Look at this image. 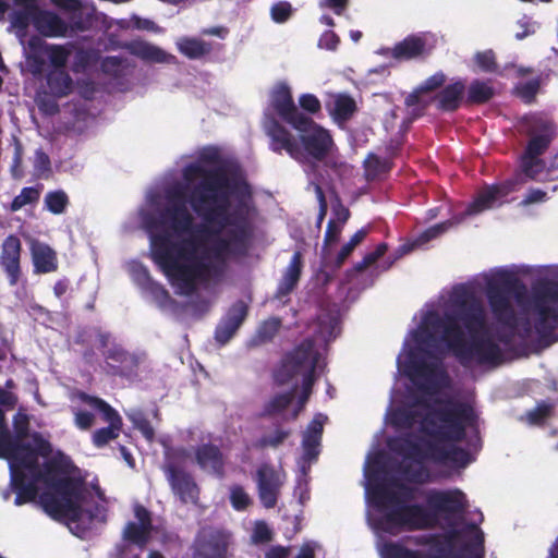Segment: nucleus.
I'll return each mask as SVG.
<instances>
[{
	"mask_svg": "<svg viewBox=\"0 0 558 558\" xmlns=\"http://www.w3.org/2000/svg\"><path fill=\"white\" fill-rule=\"evenodd\" d=\"M45 51L48 53L49 61L53 69H64L70 56L68 50L62 45H46Z\"/></svg>",
	"mask_w": 558,
	"mask_h": 558,
	"instance_id": "obj_50",
	"label": "nucleus"
},
{
	"mask_svg": "<svg viewBox=\"0 0 558 558\" xmlns=\"http://www.w3.org/2000/svg\"><path fill=\"white\" fill-rule=\"evenodd\" d=\"M68 205L69 197L65 192L61 190L48 192L45 196L46 208L54 215L64 213Z\"/></svg>",
	"mask_w": 558,
	"mask_h": 558,
	"instance_id": "obj_48",
	"label": "nucleus"
},
{
	"mask_svg": "<svg viewBox=\"0 0 558 558\" xmlns=\"http://www.w3.org/2000/svg\"><path fill=\"white\" fill-rule=\"evenodd\" d=\"M38 483L39 480L35 473L11 468V485L15 493L14 504L21 506L34 501L38 496Z\"/></svg>",
	"mask_w": 558,
	"mask_h": 558,
	"instance_id": "obj_23",
	"label": "nucleus"
},
{
	"mask_svg": "<svg viewBox=\"0 0 558 558\" xmlns=\"http://www.w3.org/2000/svg\"><path fill=\"white\" fill-rule=\"evenodd\" d=\"M31 253L35 272L48 274L58 269L57 253L48 244L35 241Z\"/></svg>",
	"mask_w": 558,
	"mask_h": 558,
	"instance_id": "obj_30",
	"label": "nucleus"
},
{
	"mask_svg": "<svg viewBox=\"0 0 558 558\" xmlns=\"http://www.w3.org/2000/svg\"><path fill=\"white\" fill-rule=\"evenodd\" d=\"M389 485L398 489V492L395 493L399 496L400 502H408L412 500L417 492L416 487L404 484L398 478H390Z\"/></svg>",
	"mask_w": 558,
	"mask_h": 558,
	"instance_id": "obj_62",
	"label": "nucleus"
},
{
	"mask_svg": "<svg viewBox=\"0 0 558 558\" xmlns=\"http://www.w3.org/2000/svg\"><path fill=\"white\" fill-rule=\"evenodd\" d=\"M304 262L303 255L300 251H295L290 259L289 265L283 271L282 278L280 279L277 290L276 298L282 300L289 296L292 291L298 287L301 279Z\"/></svg>",
	"mask_w": 558,
	"mask_h": 558,
	"instance_id": "obj_27",
	"label": "nucleus"
},
{
	"mask_svg": "<svg viewBox=\"0 0 558 558\" xmlns=\"http://www.w3.org/2000/svg\"><path fill=\"white\" fill-rule=\"evenodd\" d=\"M74 424L81 430H87L95 424V415L92 412L73 409Z\"/></svg>",
	"mask_w": 558,
	"mask_h": 558,
	"instance_id": "obj_64",
	"label": "nucleus"
},
{
	"mask_svg": "<svg viewBox=\"0 0 558 558\" xmlns=\"http://www.w3.org/2000/svg\"><path fill=\"white\" fill-rule=\"evenodd\" d=\"M388 251L387 243H379L373 252L367 253L361 262H357L350 270L352 272H362L368 267L373 266L379 258H381Z\"/></svg>",
	"mask_w": 558,
	"mask_h": 558,
	"instance_id": "obj_51",
	"label": "nucleus"
},
{
	"mask_svg": "<svg viewBox=\"0 0 558 558\" xmlns=\"http://www.w3.org/2000/svg\"><path fill=\"white\" fill-rule=\"evenodd\" d=\"M517 185L518 181L511 179L483 189L468 206L466 214L476 215L493 208L498 202H501L502 198L515 191Z\"/></svg>",
	"mask_w": 558,
	"mask_h": 558,
	"instance_id": "obj_18",
	"label": "nucleus"
},
{
	"mask_svg": "<svg viewBox=\"0 0 558 558\" xmlns=\"http://www.w3.org/2000/svg\"><path fill=\"white\" fill-rule=\"evenodd\" d=\"M292 11L290 2L279 1L271 7L270 15L276 23H284L291 17Z\"/></svg>",
	"mask_w": 558,
	"mask_h": 558,
	"instance_id": "obj_61",
	"label": "nucleus"
},
{
	"mask_svg": "<svg viewBox=\"0 0 558 558\" xmlns=\"http://www.w3.org/2000/svg\"><path fill=\"white\" fill-rule=\"evenodd\" d=\"M177 45L178 50L191 60L201 59L213 51L211 43L194 37H183Z\"/></svg>",
	"mask_w": 558,
	"mask_h": 558,
	"instance_id": "obj_36",
	"label": "nucleus"
},
{
	"mask_svg": "<svg viewBox=\"0 0 558 558\" xmlns=\"http://www.w3.org/2000/svg\"><path fill=\"white\" fill-rule=\"evenodd\" d=\"M248 315V305L243 300L234 302L215 329V339L226 344L236 333Z\"/></svg>",
	"mask_w": 558,
	"mask_h": 558,
	"instance_id": "obj_21",
	"label": "nucleus"
},
{
	"mask_svg": "<svg viewBox=\"0 0 558 558\" xmlns=\"http://www.w3.org/2000/svg\"><path fill=\"white\" fill-rule=\"evenodd\" d=\"M230 502L235 510L243 511L250 506L251 498L242 486L233 485L230 489Z\"/></svg>",
	"mask_w": 558,
	"mask_h": 558,
	"instance_id": "obj_57",
	"label": "nucleus"
},
{
	"mask_svg": "<svg viewBox=\"0 0 558 558\" xmlns=\"http://www.w3.org/2000/svg\"><path fill=\"white\" fill-rule=\"evenodd\" d=\"M49 92L56 98L69 96L73 90V80L64 69H52L46 76Z\"/></svg>",
	"mask_w": 558,
	"mask_h": 558,
	"instance_id": "obj_32",
	"label": "nucleus"
},
{
	"mask_svg": "<svg viewBox=\"0 0 558 558\" xmlns=\"http://www.w3.org/2000/svg\"><path fill=\"white\" fill-rule=\"evenodd\" d=\"M326 108L333 120L339 123L349 121L357 110L353 97L343 93L335 95L331 101L326 102Z\"/></svg>",
	"mask_w": 558,
	"mask_h": 558,
	"instance_id": "obj_31",
	"label": "nucleus"
},
{
	"mask_svg": "<svg viewBox=\"0 0 558 558\" xmlns=\"http://www.w3.org/2000/svg\"><path fill=\"white\" fill-rule=\"evenodd\" d=\"M428 54L426 39L421 35H409L391 49V57L398 61L424 58Z\"/></svg>",
	"mask_w": 558,
	"mask_h": 558,
	"instance_id": "obj_28",
	"label": "nucleus"
},
{
	"mask_svg": "<svg viewBox=\"0 0 558 558\" xmlns=\"http://www.w3.org/2000/svg\"><path fill=\"white\" fill-rule=\"evenodd\" d=\"M52 2L58 8L72 13L70 17V28L72 31L84 32L90 27V19L82 15V2L80 0H52Z\"/></svg>",
	"mask_w": 558,
	"mask_h": 558,
	"instance_id": "obj_35",
	"label": "nucleus"
},
{
	"mask_svg": "<svg viewBox=\"0 0 558 558\" xmlns=\"http://www.w3.org/2000/svg\"><path fill=\"white\" fill-rule=\"evenodd\" d=\"M263 128L274 153L281 154L284 150L291 158L298 159L301 150L296 138L272 113L264 114Z\"/></svg>",
	"mask_w": 558,
	"mask_h": 558,
	"instance_id": "obj_16",
	"label": "nucleus"
},
{
	"mask_svg": "<svg viewBox=\"0 0 558 558\" xmlns=\"http://www.w3.org/2000/svg\"><path fill=\"white\" fill-rule=\"evenodd\" d=\"M43 185L26 186L21 190V193L16 195L10 205L11 211H17L26 205H35L40 198Z\"/></svg>",
	"mask_w": 558,
	"mask_h": 558,
	"instance_id": "obj_41",
	"label": "nucleus"
},
{
	"mask_svg": "<svg viewBox=\"0 0 558 558\" xmlns=\"http://www.w3.org/2000/svg\"><path fill=\"white\" fill-rule=\"evenodd\" d=\"M269 106L279 119L291 126L305 121L306 114L298 109L291 88L286 82H279L274 86L269 96Z\"/></svg>",
	"mask_w": 558,
	"mask_h": 558,
	"instance_id": "obj_17",
	"label": "nucleus"
},
{
	"mask_svg": "<svg viewBox=\"0 0 558 558\" xmlns=\"http://www.w3.org/2000/svg\"><path fill=\"white\" fill-rule=\"evenodd\" d=\"M473 529V538L460 546L461 558H484V534L475 525Z\"/></svg>",
	"mask_w": 558,
	"mask_h": 558,
	"instance_id": "obj_42",
	"label": "nucleus"
},
{
	"mask_svg": "<svg viewBox=\"0 0 558 558\" xmlns=\"http://www.w3.org/2000/svg\"><path fill=\"white\" fill-rule=\"evenodd\" d=\"M343 227L339 225L335 219H330L327 223L326 232L324 235L323 250L327 246L337 243L340 239Z\"/></svg>",
	"mask_w": 558,
	"mask_h": 558,
	"instance_id": "obj_63",
	"label": "nucleus"
},
{
	"mask_svg": "<svg viewBox=\"0 0 558 558\" xmlns=\"http://www.w3.org/2000/svg\"><path fill=\"white\" fill-rule=\"evenodd\" d=\"M126 416L146 440L153 441L155 439V429L144 411L135 409L126 413Z\"/></svg>",
	"mask_w": 558,
	"mask_h": 558,
	"instance_id": "obj_44",
	"label": "nucleus"
},
{
	"mask_svg": "<svg viewBox=\"0 0 558 558\" xmlns=\"http://www.w3.org/2000/svg\"><path fill=\"white\" fill-rule=\"evenodd\" d=\"M387 445L393 453L416 462L428 459L438 464L450 462L460 468H464L470 463V454L465 449L453 445L442 446L430 440L425 442V448L423 449L413 439V434L411 433L390 438Z\"/></svg>",
	"mask_w": 558,
	"mask_h": 558,
	"instance_id": "obj_7",
	"label": "nucleus"
},
{
	"mask_svg": "<svg viewBox=\"0 0 558 558\" xmlns=\"http://www.w3.org/2000/svg\"><path fill=\"white\" fill-rule=\"evenodd\" d=\"M452 226V222L447 220L437 225H434L423 232H421L411 244L401 246L403 253H409L415 247H420L428 243L429 241L437 239L444 234Z\"/></svg>",
	"mask_w": 558,
	"mask_h": 558,
	"instance_id": "obj_39",
	"label": "nucleus"
},
{
	"mask_svg": "<svg viewBox=\"0 0 558 558\" xmlns=\"http://www.w3.org/2000/svg\"><path fill=\"white\" fill-rule=\"evenodd\" d=\"M541 87V80L534 78L529 82L522 83L515 87L517 95L526 104L535 100V97Z\"/></svg>",
	"mask_w": 558,
	"mask_h": 558,
	"instance_id": "obj_55",
	"label": "nucleus"
},
{
	"mask_svg": "<svg viewBox=\"0 0 558 558\" xmlns=\"http://www.w3.org/2000/svg\"><path fill=\"white\" fill-rule=\"evenodd\" d=\"M526 134L530 140L523 155L539 158L550 146L556 136V125L553 120L542 116L533 114L524 119Z\"/></svg>",
	"mask_w": 558,
	"mask_h": 558,
	"instance_id": "obj_14",
	"label": "nucleus"
},
{
	"mask_svg": "<svg viewBox=\"0 0 558 558\" xmlns=\"http://www.w3.org/2000/svg\"><path fill=\"white\" fill-rule=\"evenodd\" d=\"M475 62L483 72L495 73L498 70L496 56L493 50L477 52L475 54Z\"/></svg>",
	"mask_w": 558,
	"mask_h": 558,
	"instance_id": "obj_58",
	"label": "nucleus"
},
{
	"mask_svg": "<svg viewBox=\"0 0 558 558\" xmlns=\"http://www.w3.org/2000/svg\"><path fill=\"white\" fill-rule=\"evenodd\" d=\"M429 409L423 417L422 432L439 441L450 440L461 442L466 436V427L475 422L473 408L464 402L437 401L440 407L433 408L423 400L417 401Z\"/></svg>",
	"mask_w": 558,
	"mask_h": 558,
	"instance_id": "obj_5",
	"label": "nucleus"
},
{
	"mask_svg": "<svg viewBox=\"0 0 558 558\" xmlns=\"http://www.w3.org/2000/svg\"><path fill=\"white\" fill-rule=\"evenodd\" d=\"M165 472L172 492L183 504L197 501L199 488L189 472L173 463L166 465Z\"/></svg>",
	"mask_w": 558,
	"mask_h": 558,
	"instance_id": "obj_19",
	"label": "nucleus"
},
{
	"mask_svg": "<svg viewBox=\"0 0 558 558\" xmlns=\"http://www.w3.org/2000/svg\"><path fill=\"white\" fill-rule=\"evenodd\" d=\"M545 168V162L537 157H529L523 155L520 158V169L529 179H535Z\"/></svg>",
	"mask_w": 558,
	"mask_h": 558,
	"instance_id": "obj_49",
	"label": "nucleus"
},
{
	"mask_svg": "<svg viewBox=\"0 0 558 558\" xmlns=\"http://www.w3.org/2000/svg\"><path fill=\"white\" fill-rule=\"evenodd\" d=\"M280 327H281L280 318L271 317L267 320H264L259 325V327L256 331L254 341L257 344L270 342L278 333Z\"/></svg>",
	"mask_w": 558,
	"mask_h": 558,
	"instance_id": "obj_45",
	"label": "nucleus"
},
{
	"mask_svg": "<svg viewBox=\"0 0 558 558\" xmlns=\"http://www.w3.org/2000/svg\"><path fill=\"white\" fill-rule=\"evenodd\" d=\"M129 52L144 61L163 63L168 61L166 51L157 46L142 40H134L128 44Z\"/></svg>",
	"mask_w": 558,
	"mask_h": 558,
	"instance_id": "obj_33",
	"label": "nucleus"
},
{
	"mask_svg": "<svg viewBox=\"0 0 558 558\" xmlns=\"http://www.w3.org/2000/svg\"><path fill=\"white\" fill-rule=\"evenodd\" d=\"M197 465L219 478L225 476L226 459L221 449L211 442L198 445L194 451Z\"/></svg>",
	"mask_w": 558,
	"mask_h": 558,
	"instance_id": "obj_26",
	"label": "nucleus"
},
{
	"mask_svg": "<svg viewBox=\"0 0 558 558\" xmlns=\"http://www.w3.org/2000/svg\"><path fill=\"white\" fill-rule=\"evenodd\" d=\"M299 132L300 143L307 157L323 162L333 154L336 144L330 132L317 124L311 117L292 126Z\"/></svg>",
	"mask_w": 558,
	"mask_h": 558,
	"instance_id": "obj_11",
	"label": "nucleus"
},
{
	"mask_svg": "<svg viewBox=\"0 0 558 558\" xmlns=\"http://www.w3.org/2000/svg\"><path fill=\"white\" fill-rule=\"evenodd\" d=\"M311 187L313 189V191L316 195L317 202H318V215H317V219H316V227L318 229H320L323 221L328 211V203H327V198L325 196V192L319 183L311 182L308 185V189H311Z\"/></svg>",
	"mask_w": 558,
	"mask_h": 558,
	"instance_id": "obj_56",
	"label": "nucleus"
},
{
	"mask_svg": "<svg viewBox=\"0 0 558 558\" xmlns=\"http://www.w3.org/2000/svg\"><path fill=\"white\" fill-rule=\"evenodd\" d=\"M141 291L144 294L149 295L160 307L167 306L171 300L169 291L154 279H151Z\"/></svg>",
	"mask_w": 558,
	"mask_h": 558,
	"instance_id": "obj_47",
	"label": "nucleus"
},
{
	"mask_svg": "<svg viewBox=\"0 0 558 558\" xmlns=\"http://www.w3.org/2000/svg\"><path fill=\"white\" fill-rule=\"evenodd\" d=\"M106 372L111 376H128L136 366V360L121 344L113 343L102 351Z\"/></svg>",
	"mask_w": 558,
	"mask_h": 558,
	"instance_id": "obj_25",
	"label": "nucleus"
},
{
	"mask_svg": "<svg viewBox=\"0 0 558 558\" xmlns=\"http://www.w3.org/2000/svg\"><path fill=\"white\" fill-rule=\"evenodd\" d=\"M294 399V390L278 393L274 396L267 403H265L260 413L262 417H271L280 414L292 403Z\"/></svg>",
	"mask_w": 558,
	"mask_h": 558,
	"instance_id": "obj_40",
	"label": "nucleus"
},
{
	"mask_svg": "<svg viewBox=\"0 0 558 558\" xmlns=\"http://www.w3.org/2000/svg\"><path fill=\"white\" fill-rule=\"evenodd\" d=\"M31 20L36 31L44 37H64L70 24L57 13L36 8L31 12Z\"/></svg>",
	"mask_w": 558,
	"mask_h": 558,
	"instance_id": "obj_24",
	"label": "nucleus"
},
{
	"mask_svg": "<svg viewBox=\"0 0 558 558\" xmlns=\"http://www.w3.org/2000/svg\"><path fill=\"white\" fill-rule=\"evenodd\" d=\"M421 413L411 408H397L391 415V424L398 429H411Z\"/></svg>",
	"mask_w": 558,
	"mask_h": 558,
	"instance_id": "obj_43",
	"label": "nucleus"
},
{
	"mask_svg": "<svg viewBox=\"0 0 558 558\" xmlns=\"http://www.w3.org/2000/svg\"><path fill=\"white\" fill-rule=\"evenodd\" d=\"M185 190V186L180 183L167 189L165 207L147 223L149 238L151 233L168 232L170 234L169 230L175 235H181L193 229L194 217L186 206L191 194L186 197Z\"/></svg>",
	"mask_w": 558,
	"mask_h": 558,
	"instance_id": "obj_10",
	"label": "nucleus"
},
{
	"mask_svg": "<svg viewBox=\"0 0 558 558\" xmlns=\"http://www.w3.org/2000/svg\"><path fill=\"white\" fill-rule=\"evenodd\" d=\"M363 167L366 180L374 181L381 174L390 172L393 167V162L390 158H381L378 155L371 153L364 160Z\"/></svg>",
	"mask_w": 558,
	"mask_h": 558,
	"instance_id": "obj_38",
	"label": "nucleus"
},
{
	"mask_svg": "<svg viewBox=\"0 0 558 558\" xmlns=\"http://www.w3.org/2000/svg\"><path fill=\"white\" fill-rule=\"evenodd\" d=\"M73 469L72 460L62 452L48 459L43 468L38 466L34 472L35 476L52 490L41 493L39 502L54 520L76 523L86 513L92 522L97 514L82 508L84 481L80 477L69 476Z\"/></svg>",
	"mask_w": 558,
	"mask_h": 558,
	"instance_id": "obj_4",
	"label": "nucleus"
},
{
	"mask_svg": "<svg viewBox=\"0 0 558 558\" xmlns=\"http://www.w3.org/2000/svg\"><path fill=\"white\" fill-rule=\"evenodd\" d=\"M531 308L534 317V329L538 338L551 344L557 340L558 328V282L541 279L532 286Z\"/></svg>",
	"mask_w": 558,
	"mask_h": 558,
	"instance_id": "obj_9",
	"label": "nucleus"
},
{
	"mask_svg": "<svg viewBox=\"0 0 558 558\" xmlns=\"http://www.w3.org/2000/svg\"><path fill=\"white\" fill-rule=\"evenodd\" d=\"M428 326L441 331V340L462 365L472 361L498 365L502 360L500 347L489 337L486 312L482 301L468 287H454L450 307L442 316L430 313Z\"/></svg>",
	"mask_w": 558,
	"mask_h": 558,
	"instance_id": "obj_2",
	"label": "nucleus"
},
{
	"mask_svg": "<svg viewBox=\"0 0 558 558\" xmlns=\"http://www.w3.org/2000/svg\"><path fill=\"white\" fill-rule=\"evenodd\" d=\"M319 353L315 350V341L312 338H306L283 356L281 365L275 374V379L279 385H286L299 375L303 377L298 407L292 413L293 420L299 416L312 395Z\"/></svg>",
	"mask_w": 558,
	"mask_h": 558,
	"instance_id": "obj_6",
	"label": "nucleus"
},
{
	"mask_svg": "<svg viewBox=\"0 0 558 558\" xmlns=\"http://www.w3.org/2000/svg\"><path fill=\"white\" fill-rule=\"evenodd\" d=\"M17 441L19 439H15L8 429L5 418L2 420L0 423V457L9 458L12 454Z\"/></svg>",
	"mask_w": 558,
	"mask_h": 558,
	"instance_id": "obj_54",
	"label": "nucleus"
},
{
	"mask_svg": "<svg viewBox=\"0 0 558 558\" xmlns=\"http://www.w3.org/2000/svg\"><path fill=\"white\" fill-rule=\"evenodd\" d=\"M182 178L187 184L199 180L189 201L208 225L198 226L195 236L180 241L168 232L151 233L150 256L182 294L191 295L197 281L221 279L230 257L247 254L252 236L247 199L252 192L244 179H230L222 167L191 162L183 168Z\"/></svg>",
	"mask_w": 558,
	"mask_h": 558,
	"instance_id": "obj_1",
	"label": "nucleus"
},
{
	"mask_svg": "<svg viewBox=\"0 0 558 558\" xmlns=\"http://www.w3.org/2000/svg\"><path fill=\"white\" fill-rule=\"evenodd\" d=\"M465 83L458 80L445 86L437 95V109L442 112H454L464 105Z\"/></svg>",
	"mask_w": 558,
	"mask_h": 558,
	"instance_id": "obj_29",
	"label": "nucleus"
},
{
	"mask_svg": "<svg viewBox=\"0 0 558 558\" xmlns=\"http://www.w3.org/2000/svg\"><path fill=\"white\" fill-rule=\"evenodd\" d=\"M525 293V284L507 270L498 271L486 282V298L494 317L498 323L509 327H514L517 324L511 298L520 300Z\"/></svg>",
	"mask_w": 558,
	"mask_h": 558,
	"instance_id": "obj_8",
	"label": "nucleus"
},
{
	"mask_svg": "<svg viewBox=\"0 0 558 558\" xmlns=\"http://www.w3.org/2000/svg\"><path fill=\"white\" fill-rule=\"evenodd\" d=\"M464 96L465 106L484 105L495 96V89L489 82L474 80L471 82Z\"/></svg>",
	"mask_w": 558,
	"mask_h": 558,
	"instance_id": "obj_34",
	"label": "nucleus"
},
{
	"mask_svg": "<svg viewBox=\"0 0 558 558\" xmlns=\"http://www.w3.org/2000/svg\"><path fill=\"white\" fill-rule=\"evenodd\" d=\"M33 445L28 442L17 441L12 454L9 457L13 460L11 468H19L28 473H34L38 466V457L47 458L52 452L51 444L43 437L38 432L32 434Z\"/></svg>",
	"mask_w": 558,
	"mask_h": 558,
	"instance_id": "obj_15",
	"label": "nucleus"
},
{
	"mask_svg": "<svg viewBox=\"0 0 558 558\" xmlns=\"http://www.w3.org/2000/svg\"><path fill=\"white\" fill-rule=\"evenodd\" d=\"M129 274L140 290H142L153 279L148 268L137 260L130 263Z\"/></svg>",
	"mask_w": 558,
	"mask_h": 558,
	"instance_id": "obj_53",
	"label": "nucleus"
},
{
	"mask_svg": "<svg viewBox=\"0 0 558 558\" xmlns=\"http://www.w3.org/2000/svg\"><path fill=\"white\" fill-rule=\"evenodd\" d=\"M256 476L260 502L267 509L274 508L277 505L280 488L283 484L279 472L270 465L263 464L258 468Z\"/></svg>",
	"mask_w": 558,
	"mask_h": 558,
	"instance_id": "obj_20",
	"label": "nucleus"
},
{
	"mask_svg": "<svg viewBox=\"0 0 558 558\" xmlns=\"http://www.w3.org/2000/svg\"><path fill=\"white\" fill-rule=\"evenodd\" d=\"M232 534L221 527H202L192 544V558H229Z\"/></svg>",
	"mask_w": 558,
	"mask_h": 558,
	"instance_id": "obj_13",
	"label": "nucleus"
},
{
	"mask_svg": "<svg viewBox=\"0 0 558 558\" xmlns=\"http://www.w3.org/2000/svg\"><path fill=\"white\" fill-rule=\"evenodd\" d=\"M388 251L387 243H379L373 252L367 253L361 262H357L350 270L352 272H362L368 267L373 266L379 258H381Z\"/></svg>",
	"mask_w": 558,
	"mask_h": 558,
	"instance_id": "obj_52",
	"label": "nucleus"
},
{
	"mask_svg": "<svg viewBox=\"0 0 558 558\" xmlns=\"http://www.w3.org/2000/svg\"><path fill=\"white\" fill-rule=\"evenodd\" d=\"M426 505L400 502L399 496L388 485H377L372 492L373 502L387 510L379 525L389 534L400 531L430 530L440 519L450 520L462 514L468 507L465 495L460 489L432 488L424 493Z\"/></svg>",
	"mask_w": 558,
	"mask_h": 558,
	"instance_id": "obj_3",
	"label": "nucleus"
},
{
	"mask_svg": "<svg viewBox=\"0 0 558 558\" xmlns=\"http://www.w3.org/2000/svg\"><path fill=\"white\" fill-rule=\"evenodd\" d=\"M78 399L94 410L98 411L102 421L108 423L107 427L96 429L92 435V442L96 448H104L110 441L116 440L123 426L119 412L104 399L88 395L84 391L78 393Z\"/></svg>",
	"mask_w": 558,
	"mask_h": 558,
	"instance_id": "obj_12",
	"label": "nucleus"
},
{
	"mask_svg": "<svg viewBox=\"0 0 558 558\" xmlns=\"http://www.w3.org/2000/svg\"><path fill=\"white\" fill-rule=\"evenodd\" d=\"M290 434L291 432L289 429L277 428L272 434L265 435L259 439V447L277 448L284 442V440L290 436Z\"/></svg>",
	"mask_w": 558,
	"mask_h": 558,
	"instance_id": "obj_59",
	"label": "nucleus"
},
{
	"mask_svg": "<svg viewBox=\"0 0 558 558\" xmlns=\"http://www.w3.org/2000/svg\"><path fill=\"white\" fill-rule=\"evenodd\" d=\"M22 243L17 235H8L1 245L0 265L5 271L9 283L17 284L21 277Z\"/></svg>",
	"mask_w": 558,
	"mask_h": 558,
	"instance_id": "obj_22",
	"label": "nucleus"
},
{
	"mask_svg": "<svg viewBox=\"0 0 558 558\" xmlns=\"http://www.w3.org/2000/svg\"><path fill=\"white\" fill-rule=\"evenodd\" d=\"M151 532L153 530L146 527V525L130 521L123 529L122 537L125 542L133 544L143 550L150 541Z\"/></svg>",
	"mask_w": 558,
	"mask_h": 558,
	"instance_id": "obj_37",
	"label": "nucleus"
},
{
	"mask_svg": "<svg viewBox=\"0 0 558 558\" xmlns=\"http://www.w3.org/2000/svg\"><path fill=\"white\" fill-rule=\"evenodd\" d=\"M320 440L312 436L303 435L302 447H303V459L307 462L316 460L319 456Z\"/></svg>",
	"mask_w": 558,
	"mask_h": 558,
	"instance_id": "obj_60",
	"label": "nucleus"
},
{
	"mask_svg": "<svg viewBox=\"0 0 558 558\" xmlns=\"http://www.w3.org/2000/svg\"><path fill=\"white\" fill-rule=\"evenodd\" d=\"M399 472L411 484H426L430 481V473L424 465L413 468L412 464H400Z\"/></svg>",
	"mask_w": 558,
	"mask_h": 558,
	"instance_id": "obj_46",
	"label": "nucleus"
}]
</instances>
